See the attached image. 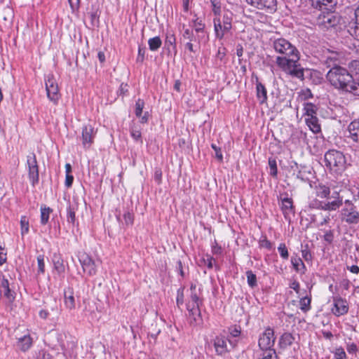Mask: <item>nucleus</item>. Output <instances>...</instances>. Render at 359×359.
I'll use <instances>...</instances> for the list:
<instances>
[{
	"label": "nucleus",
	"instance_id": "48",
	"mask_svg": "<svg viewBox=\"0 0 359 359\" xmlns=\"http://www.w3.org/2000/svg\"><path fill=\"white\" fill-rule=\"evenodd\" d=\"M37 264H38V272L41 273H43L45 271V263H44V256L39 255L37 257Z\"/></svg>",
	"mask_w": 359,
	"mask_h": 359
},
{
	"label": "nucleus",
	"instance_id": "43",
	"mask_svg": "<svg viewBox=\"0 0 359 359\" xmlns=\"http://www.w3.org/2000/svg\"><path fill=\"white\" fill-rule=\"evenodd\" d=\"M278 251L280 255V257L283 259H287L289 257V252L287 248L284 243H281L279 244L278 247Z\"/></svg>",
	"mask_w": 359,
	"mask_h": 359
},
{
	"label": "nucleus",
	"instance_id": "50",
	"mask_svg": "<svg viewBox=\"0 0 359 359\" xmlns=\"http://www.w3.org/2000/svg\"><path fill=\"white\" fill-rule=\"evenodd\" d=\"M348 67L353 73H354L355 74H359V60H355L351 61L349 63Z\"/></svg>",
	"mask_w": 359,
	"mask_h": 359
},
{
	"label": "nucleus",
	"instance_id": "15",
	"mask_svg": "<svg viewBox=\"0 0 359 359\" xmlns=\"http://www.w3.org/2000/svg\"><path fill=\"white\" fill-rule=\"evenodd\" d=\"M227 341L231 342L230 340H227L224 336L218 335L212 339L213 346L215 350V353L219 355H223L229 352L227 346Z\"/></svg>",
	"mask_w": 359,
	"mask_h": 359
},
{
	"label": "nucleus",
	"instance_id": "28",
	"mask_svg": "<svg viewBox=\"0 0 359 359\" xmlns=\"http://www.w3.org/2000/svg\"><path fill=\"white\" fill-rule=\"evenodd\" d=\"M40 211V222L42 225H46L48 222L50 215L53 212V210L50 208L46 207L45 205H43L41 206Z\"/></svg>",
	"mask_w": 359,
	"mask_h": 359
},
{
	"label": "nucleus",
	"instance_id": "31",
	"mask_svg": "<svg viewBox=\"0 0 359 359\" xmlns=\"http://www.w3.org/2000/svg\"><path fill=\"white\" fill-rule=\"evenodd\" d=\"M291 263L292 264L294 269L297 272L302 271V273H304V269H306V267H305V265H304L303 261L302 260V259L300 257H298L297 256L292 257H291Z\"/></svg>",
	"mask_w": 359,
	"mask_h": 359
},
{
	"label": "nucleus",
	"instance_id": "30",
	"mask_svg": "<svg viewBox=\"0 0 359 359\" xmlns=\"http://www.w3.org/2000/svg\"><path fill=\"white\" fill-rule=\"evenodd\" d=\"M194 17L195 18L192 20L191 26L196 34H203L204 32L205 24L196 15H195Z\"/></svg>",
	"mask_w": 359,
	"mask_h": 359
},
{
	"label": "nucleus",
	"instance_id": "62",
	"mask_svg": "<svg viewBox=\"0 0 359 359\" xmlns=\"http://www.w3.org/2000/svg\"><path fill=\"white\" fill-rule=\"evenodd\" d=\"M203 262L208 269H212L213 267L215 259L212 257L208 255L206 259H203Z\"/></svg>",
	"mask_w": 359,
	"mask_h": 359
},
{
	"label": "nucleus",
	"instance_id": "17",
	"mask_svg": "<svg viewBox=\"0 0 359 359\" xmlns=\"http://www.w3.org/2000/svg\"><path fill=\"white\" fill-rule=\"evenodd\" d=\"M332 198L334 199L332 201L324 203L323 210L333 211L338 209L343 204V199L340 197L339 192L334 191L332 195Z\"/></svg>",
	"mask_w": 359,
	"mask_h": 359
},
{
	"label": "nucleus",
	"instance_id": "21",
	"mask_svg": "<svg viewBox=\"0 0 359 359\" xmlns=\"http://www.w3.org/2000/svg\"><path fill=\"white\" fill-rule=\"evenodd\" d=\"M33 339L29 334L18 338L17 347L23 352L28 351L32 346Z\"/></svg>",
	"mask_w": 359,
	"mask_h": 359
},
{
	"label": "nucleus",
	"instance_id": "4",
	"mask_svg": "<svg viewBox=\"0 0 359 359\" xmlns=\"http://www.w3.org/2000/svg\"><path fill=\"white\" fill-rule=\"evenodd\" d=\"M325 166L332 174L341 175L347 168V161L344 154L338 150H328L324 155Z\"/></svg>",
	"mask_w": 359,
	"mask_h": 359
},
{
	"label": "nucleus",
	"instance_id": "27",
	"mask_svg": "<svg viewBox=\"0 0 359 359\" xmlns=\"http://www.w3.org/2000/svg\"><path fill=\"white\" fill-rule=\"evenodd\" d=\"M316 194L320 198H328L330 194V189L329 187L320 184L316 187Z\"/></svg>",
	"mask_w": 359,
	"mask_h": 359
},
{
	"label": "nucleus",
	"instance_id": "25",
	"mask_svg": "<svg viewBox=\"0 0 359 359\" xmlns=\"http://www.w3.org/2000/svg\"><path fill=\"white\" fill-rule=\"evenodd\" d=\"M294 341V337L293 335L289 332H285L283 333L278 341V345L279 346L285 349L287 347L291 346Z\"/></svg>",
	"mask_w": 359,
	"mask_h": 359
},
{
	"label": "nucleus",
	"instance_id": "59",
	"mask_svg": "<svg viewBox=\"0 0 359 359\" xmlns=\"http://www.w3.org/2000/svg\"><path fill=\"white\" fill-rule=\"evenodd\" d=\"M346 350L351 354L355 353L358 351L357 345L355 343H348L346 346Z\"/></svg>",
	"mask_w": 359,
	"mask_h": 359
},
{
	"label": "nucleus",
	"instance_id": "56",
	"mask_svg": "<svg viewBox=\"0 0 359 359\" xmlns=\"http://www.w3.org/2000/svg\"><path fill=\"white\" fill-rule=\"evenodd\" d=\"M293 175H295V177L300 180L302 182H306L309 181V177L306 176L305 172L302 170H298L297 173L296 174L294 172Z\"/></svg>",
	"mask_w": 359,
	"mask_h": 359
},
{
	"label": "nucleus",
	"instance_id": "6",
	"mask_svg": "<svg viewBox=\"0 0 359 359\" xmlns=\"http://www.w3.org/2000/svg\"><path fill=\"white\" fill-rule=\"evenodd\" d=\"M340 218L342 222L349 225H355L359 223V211L351 201H345L340 212Z\"/></svg>",
	"mask_w": 359,
	"mask_h": 359
},
{
	"label": "nucleus",
	"instance_id": "52",
	"mask_svg": "<svg viewBox=\"0 0 359 359\" xmlns=\"http://www.w3.org/2000/svg\"><path fill=\"white\" fill-rule=\"evenodd\" d=\"M211 147L215 151V157L222 162L223 161V155L221 151V149L218 147L216 144H212Z\"/></svg>",
	"mask_w": 359,
	"mask_h": 359
},
{
	"label": "nucleus",
	"instance_id": "18",
	"mask_svg": "<svg viewBox=\"0 0 359 359\" xmlns=\"http://www.w3.org/2000/svg\"><path fill=\"white\" fill-rule=\"evenodd\" d=\"M348 311V307L345 300L341 298L334 299V307L332 309V311L335 316H340L344 315Z\"/></svg>",
	"mask_w": 359,
	"mask_h": 359
},
{
	"label": "nucleus",
	"instance_id": "37",
	"mask_svg": "<svg viewBox=\"0 0 359 359\" xmlns=\"http://www.w3.org/2000/svg\"><path fill=\"white\" fill-rule=\"evenodd\" d=\"M311 298L310 297L306 296L302 297L299 300L300 309L303 312H307L311 309Z\"/></svg>",
	"mask_w": 359,
	"mask_h": 359
},
{
	"label": "nucleus",
	"instance_id": "14",
	"mask_svg": "<svg viewBox=\"0 0 359 359\" xmlns=\"http://www.w3.org/2000/svg\"><path fill=\"white\" fill-rule=\"evenodd\" d=\"M313 8L325 11H334L337 0H309Z\"/></svg>",
	"mask_w": 359,
	"mask_h": 359
},
{
	"label": "nucleus",
	"instance_id": "5",
	"mask_svg": "<svg viewBox=\"0 0 359 359\" xmlns=\"http://www.w3.org/2000/svg\"><path fill=\"white\" fill-rule=\"evenodd\" d=\"M233 19V13L229 10L224 11L222 15L214 18V32L217 39H223L224 35L231 31Z\"/></svg>",
	"mask_w": 359,
	"mask_h": 359
},
{
	"label": "nucleus",
	"instance_id": "53",
	"mask_svg": "<svg viewBox=\"0 0 359 359\" xmlns=\"http://www.w3.org/2000/svg\"><path fill=\"white\" fill-rule=\"evenodd\" d=\"M349 93L359 97V81L352 83L351 87L349 88Z\"/></svg>",
	"mask_w": 359,
	"mask_h": 359
},
{
	"label": "nucleus",
	"instance_id": "35",
	"mask_svg": "<svg viewBox=\"0 0 359 359\" xmlns=\"http://www.w3.org/2000/svg\"><path fill=\"white\" fill-rule=\"evenodd\" d=\"M182 37L184 40H188L189 41H198L199 43L200 38L201 36L200 35H198V36H195L193 30H191L189 28H186L184 29V32L182 33Z\"/></svg>",
	"mask_w": 359,
	"mask_h": 359
},
{
	"label": "nucleus",
	"instance_id": "8",
	"mask_svg": "<svg viewBox=\"0 0 359 359\" xmlns=\"http://www.w3.org/2000/svg\"><path fill=\"white\" fill-rule=\"evenodd\" d=\"M47 97L54 104H57L60 97L57 83L53 74L47 75L45 79Z\"/></svg>",
	"mask_w": 359,
	"mask_h": 359
},
{
	"label": "nucleus",
	"instance_id": "38",
	"mask_svg": "<svg viewBox=\"0 0 359 359\" xmlns=\"http://www.w3.org/2000/svg\"><path fill=\"white\" fill-rule=\"evenodd\" d=\"M269 166L270 169L269 174L274 178H277L278 176V168L276 160L274 158H269Z\"/></svg>",
	"mask_w": 359,
	"mask_h": 359
},
{
	"label": "nucleus",
	"instance_id": "23",
	"mask_svg": "<svg viewBox=\"0 0 359 359\" xmlns=\"http://www.w3.org/2000/svg\"><path fill=\"white\" fill-rule=\"evenodd\" d=\"M305 123L309 127V130L313 133L317 134L321 131V126L319 123V119L316 116L305 118Z\"/></svg>",
	"mask_w": 359,
	"mask_h": 359
},
{
	"label": "nucleus",
	"instance_id": "47",
	"mask_svg": "<svg viewBox=\"0 0 359 359\" xmlns=\"http://www.w3.org/2000/svg\"><path fill=\"white\" fill-rule=\"evenodd\" d=\"M184 288L183 287L179 288L177 292V299H176L177 305L178 307H180V306H182L184 304Z\"/></svg>",
	"mask_w": 359,
	"mask_h": 359
},
{
	"label": "nucleus",
	"instance_id": "11",
	"mask_svg": "<svg viewBox=\"0 0 359 359\" xmlns=\"http://www.w3.org/2000/svg\"><path fill=\"white\" fill-rule=\"evenodd\" d=\"M97 130L90 124L83 126L81 140L85 149H88L94 142Z\"/></svg>",
	"mask_w": 359,
	"mask_h": 359
},
{
	"label": "nucleus",
	"instance_id": "9",
	"mask_svg": "<svg viewBox=\"0 0 359 359\" xmlns=\"http://www.w3.org/2000/svg\"><path fill=\"white\" fill-rule=\"evenodd\" d=\"M276 337L274 336V331L271 327H267L260 334L258 345L261 350H272L274 346Z\"/></svg>",
	"mask_w": 359,
	"mask_h": 359
},
{
	"label": "nucleus",
	"instance_id": "42",
	"mask_svg": "<svg viewBox=\"0 0 359 359\" xmlns=\"http://www.w3.org/2000/svg\"><path fill=\"white\" fill-rule=\"evenodd\" d=\"M259 245L262 248H266L269 250L273 248L272 243L267 239L266 236H262L259 241Z\"/></svg>",
	"mask_w": 359,
	"mask_h": 359
},
{
	"label": "nucleus",
	"instance_id": "39",
	"mask_svg": "<svg viewBox=\"0 0 359 359\" xmlns=\"http://www.w3.org/2000/svg\"><path fill=\"white\" fill-rule=\"evenodd\" d=\"M165 43L166 46H171L174 49H176V38L172 32H167Z\"/></svg>",
	"mask_w": 359,
	"mask_h": 359
},
{
	"label": "nucleus",
	"instance_id": "3",
	"mask_svg": "<svg viewBox=\"0 0 359 359\" xmlns=\"http://www.w3.org/2000/svg\"><path fill=\"white\" fill-rule=\"evenodd\" d=\"M202 292L195 284L191 283L190 288L187 290V299L186 307L189 316L192 318L194 322L201 318L200 307L203 304Z\"/></svg>",
	"mask_w": 359,
	"mask_h": 359
},
{
	"label": "nucleus",
	"instance_id": "24",
	"mask_svg": "<svg viewBox=\"0 0 359 359\" xmlns=\"http://www.w3.org/2000/svg\"><path fill=\"white\" fill-rule=\"evenodd\" d=\"M1 287L2 289L1 291L4 292V297H6L10 302H13L15 299L14 292L11 290L8 280L5 277H3L1 280Z\"/></svg>",
	"mask_w": 359,
	"mask_h": 359
},
{
	"label": "nucleus",
	"instance_id": "63",
	"mask_svg": "<svg viewBox=\"0 0 359 359\" xmlns=\"http://www.w3.org/2000/svg\"><path fill=\"white\" fill-rule=\"evenodd\" d=\"M73 181H74L73 175H72L71 174L66 175L65 184L67 188H69L72 187V185L73 184Z\"/></svg>",
	"mask_w": 359,
	"mask_h": 359
},
{
	"label": "nucleus",
	"instance_id": "51",
	"mask_svg": "<svg viewBox=\"0 0 359 359\" xmlns=\"http://www.w3.org/2000/svg\"><path fill=\"white\" fill-rule=\"evenodd\" d=\"M229 334L233 337H238L241 334V327L236 325L229 327Z\"/></svg>",
	"mask_w": 359,
	"mask_h": 359
},
{
	"label": "nucleus",
	"instance_id": "10",
	"mask_svg": "<svg viewBox=\"0 0 359 359\" xmlns=\"http://www.w3.org/2000/svg\"><path fill=\"white\" fill-rule=\"evenodd\" d=\"M327 13L319 15L317 18V25L322 29L333 27L339 23V18L334 11H326Z\"/></svg>",
	"mask_w": 359,
	"mask_h": 359
},
{
	"label": "nucleus",
	"instance_id": "7",
	"mask_svg": "<svg viewBox=\"0 0 359 359\" xmlns=\"http://www.w3.org/2000/svg\"><path fill=\"white\" fill-rule=\"evenodd\" d=\"M27 169L28 177L32 187H35L39 181V165L34 153L32 152L27 156Z\"/></svg>",
	"mask_w": 359,
	"mask_h": 359
},
{
	"label": "nucleus",
	"instance_id": "54",
	"mask_svg": "<svg viewBox=\"0 0 359 359\" xmlns=\"http://www.w3.org/2000/svg\"><path fill=\"white\" fill-rule=\"evenodd\" d=\"M335 359H344L346 357V354L343 348L340 347L336 349L334 352Z\"/></svg>",
	"mask_w": 359,
	"mask_h": 359
},
{
	"label": "nucleus",
	"instance_id": "58",
	"mask_svg": "<svg viewBox=\"0 0 359 359\" xmlns=\"http://www.w3.org/2000/svg\"><path fill=\"white\" fill-rule=\"evenodd\" d=\"M70 7L73 12L79 10L80 7V0H68Z\"/></svg>",
	"mask_w": 359,
	"mask_h": 359
},
{
	"label": "nucleus",
	"instance_id": "34",
	"mask_svg": "<svg viewBox=\"0 0 359 359\" xmlns=\"http://www.w3.org/2000/svg\"><path fill=\"white\" fill-rule=\"evenodd\" d=\"M29 231V219L27 216L23 215L20 218V233L23 237L27 235Z\"/></svg>",
	"mask_w": 359,
	"mask_h": 359
},
{
	"label": "nucleus",
	"instance_id": "61",
	"mask_svg": "<svg viewBox=\"0 0 359 359\" xmlns=\"http://www.w3.org/2000/svg\"><path fill=\"white\" fill-rule=\"evenodd\" d=\"M154 178L155 181L160 184L162 180V171L161 169H156L154 172Z\"/></svg>",
	"mask_w": 359,
	"mask_h": 359
},
{
	"label": "nucleus",
	"instance_id": "29",
	"mask_svg": "<svg viewBox=\"0 0 359 359\" xmlns=\"http://www.w3.org/2000/svg\"><path fill=\"white\" fill-rule=\"evenodd\" d=\"M53 262L54 268L57 272L59 274L63 273L65 272V268L62 257L60 255L55 254L53 257Z\"/></svg>",
	"mask_w": 359,
	"mask_h": 359
},
{
	"label": "nucleus",
	"instance_id": "36",
	"mask_svg": "<svg viewBox=\"0 0 359 359\" xmlns=\"http://www.w3.org/2000/svg\"><path fill=\"white\" fill-rule=\"evenodd\" d=\"M148 45L150 50L156 51L162 45V41L159 36H155L148 40Z\"/></svg>",
	"mask_w": 359,
	"mask_h": 359
},
{
	"label": "nucleus",
	"instance_id": "2",
	"mask_svg": "<svg viewBox=\"0 0 359 359\" xmlns=\"http://www.w3.org/2000/svg\"><path fill=\"white\" fill-rule=\"evenodd\" d=\"M335 61V57L331 56L327 57L325 60L328 67H330L332 63L334 65L327 72V79L336 88L349 92V88L353 83L352 75L345 68L338 66Z\"/></svg>",
	"mask_w": 359,
	"mask_h": 359
},
{
	"label": "nucleus",
	"instance_id": "60",
	"mask_svg": "<svg viewBox=\"0 0 359 359\" xmlns=\"http://www.w3.org/2000/svg\"><path fill=\"white\" fill-rule=\"evenodd\" d=\"M212 12L215 15V17L221 15V7L218 6L215 1H212Z\"/></svg>",
	"mask_w": 359,
	"mask_h": 359
},
{
	"label": "nucleus",
	"instance_id": "20",
	"mask_svg": "<svg viewBox=\"0 0 359 359\" xmlns=\"http://www.w3.org/2000/svg\"><path fill=\"white\" fill-rule=\"evenodd\" d=\"M256 95L260 104L267 102V90L266 87L256 78Z\"/></svg>",
	"mask_w": 359,
	"mask_h": 359
},
{
	"label": "nucleus",
	"instance_id": "22",
	"mask_svg": "<svg viewBox=\"0 0 359 359\" xmlns=\"http://www.w3.org/2000/svg\"><path fill=\"white\" fill-rule=\"evenodd\" d=\"M281 210L285 217L287 215L294 213L293 201L291 198L285 197L281 199Z\"/></svg>",
	"mask_w": 359,
	"mask_h": 359
},
{
	"label": "nucleus",
	"instance_id": "44",
	"mask_svg": "<svg viewBox=\"0 0 359 359\" xmlns=\"http://www.w3.org/2000/svg\"><path fill=\"white\" fill-rule=\"evenodd\" d=\"M144 107V102L142 99H138L135 103V115L137 117H140L142 114V110Z\"/></svg>",
	"mask_w": 359,
	"mask_h": 359
},
{
	"label": "nucleus",
	"instance_id": "33",
	"mask_svg": "<svg viewBox=\"0 0 359 359\" xmlns=\"http://www.w3.org/2000/svg\"><path fill=\"white\" fill-rule=\"evenodd\" d=\"M130 135L136 142L142 143L141 128L138 126L133 125L130 130Z\"/></svg>",
	"mask_w": 359,
	"mask_h": 359
},
{
	"label": "nucleus",
	"instance_id": "55",
	"mask_svg": "<svg viewBox=\"0 0 359 359\" xmlns=\"http://www.w3.org/2000/svg\"><path fill=\"white\" fill-rule=\"evenodd\" d=\"M323 205H324V203H323L321 201L316 199L309 203V207L310 208H316V209L323 210Z\"/></svg>",
	"mask_w": 359,
	"mask_h": 359
},
{
	"label": "nucleus",
	"instance_id": "12",
	"mask_svg": "<svg viewBox=\"0 0 359 359\" xmlns=\"http://www.w3.org/2000/svg\"><path fill=\"white\" fill-rule=\"evenodd\" d=\"M79 260L85 273L90 276L96 274V263L88 254L86 252H80L79 255Z\"/></svg>",
	"mask_w": 359,
	"mask_h": 359
},
{
	"label": "nucleus",
	"instance_id": "64",
	"mask_svg": "<svg viewBox=\"0 0 359 359\" xmlns=\"http://www.w3.org/2000/svg\"><path fill=\"white\" fill-rule=\"evenodd\" d=\"M226 55V48L224 47H220L218 49L217 53V57L219 58L220 60H222L224 57Z\"/></svg>",
	"mask_w": 359,
	"mask_h": 359
},
{
	"label": "nucleus",
	"instance_id": "1",
	"mask_svg": "<svg viewBox=\"0 0 359 359\" xmlns=\"http://www.w3.org/2000/svg\"><path fill=\"white\" fill-rule=\"evenodd\" d=\"M274 50L280 55L276 60L278 67L292 78L303 80L304 69L299 62L300 53L298 49L288 40L278 38L273 41Z\"/></svg>",
	"mask_w": 359,
	"mask_h": 359
},
{
	"label": "nucleus",
	"instance_id": "16",
	"mask_svg": "<svg viewBox=\"0 0 359 359\" xmlns=\"http://www.w3.org/2000/svg\"><path fill=\"white\" fill-rule=\"evenodd\" d=\"M348 137L359 146V118L352 121L348 126Z\"/></svg>",
	"mask_w": 359,
	"mask_h": 359
},
{
	"label": "nucleus",
	"instance_id": "45",
	"mask_svg": "<svg viewBox=\"0 0 359 359\" xmlns=\"http://www.w3.org/2000/svg\"><path fill=\"white\" fill-rule=\"evenodd\" d=\"M259 359H277L276 351L274 349L263 351L262 357Z\"/></svg>",
	"mask_w": 359,
	"mask_h": 359
},
{
	"label": "nucleus",
	"instance_id": "32",
	"mask_svg": "<svg viewBox=\"0 0 359 359\" xmlns=\"http://www.w3.org/2000/svg\"><path fill=\"white\" fill-rule=\"evenodd\" d=\"M14 16V13L13 9L9 6H6L3 8L2 11L0 13V18L3 19L4 21L11 22Z\"/></svg>",
	"mask_w": 359,
	"mask_h": 359
},
{
	"label": "nucleus",
	"instance_id": "49",
	"mask_svg": "<svg viewBox=\"0 0 359 359\" xmlns=\"http://www.w3.org/2000/svg\"><path fill=\"white\" fill-rule=\"evenodd\" d=\"M123 219L126 225L129 226L133 224L134 216L130 212L127 211L123 214Z\"/></svg>",
	"mask_w": 359,
	"mask_h": 359
},
{
	"label": "nucleus",
	"instance_id": "46",
	"mask_svg": "<svg viewBox=\"0 0 359 359\" xmlns=\"http://www.w3.org/2000/svg\"><path fill=\"white\" fill-rule=\"evenodd\" d=\"M67 222L69 223L74 224L76 220L75 211L73 208L69 206L67 210Z\"/></svg>",
	"mask_w": 359,
	"mask_h": 359
},
{
	"label": "nucleus",
	"instance_id": "40",
	"mask_svg": "<svg viewBox=\"0 0 359 359\" xmlns=\"http://www.w3.org/2000/svg\"><path fill=\"white\" fill-rule=\"evenodd\" d=\"M247 281L248 285L253 288L257 285V277L256 275L252 273V271H248L246 272Z\"/></svg>",
	"mask_w": 359,
	"mask_h": 359
},
{
	"label": "nucleus",
	"instance_id": "13",
	"mask_svg": "<svg viewBox=\"0 0 359 359\" xmlns=\"http://www.w3.org/2000/svg\"><path fill=\"white\" fill-rule=\"evenodd\" d=\"M250 6L257 9H267L275 11L277 8V0H246Z\"/></svg>",
	"mask_w": 359,
	"mask_h": 359
},
{
	"label": "nucleus",
	"instance_id": "26",
	"mask_svg": "<svg viewBox=\"0 0 359 359\" xmlns=\"http://www.w3.org/2000/svg\"><path fill=\"white\" fill-rule=\"evenodd\" d=\"M318 107L311 102H304L303 104V116L305 118L316 116Z\"/></svg>",
	"mask_w": 359,
	"mask_h": 359
},
{
	"label": "nucleus",
	"instance_id": "41",
	"mask_svg": "<svg viewBox=\"0 0 359 359\" xmlns=\"http://www.w3.org/2000/svg\"><path fill=\"white\" fill-rule=\"evenodd\" d=\"M350 34L356 40L359 41V21H355L354 26L351 27L348 30Z\"/></svg>",
	"mask_w": 359,
	"mask_h": 359
},
{
	"label": "nucleus",
	"instance_id": "19",
	"mask_svg": "<svg viewBox=\"0 0 359 359\" xmlns=\"http://www.w3.org/2000/svg\"><path fill=\"white\" fill-rule=\"evenodd\" d=\"M64 302L65 307L70 311L76 308L75 297L74 296V291L72 288L68 287L65 290Z\"/></svg>",
	"mask_w": 359,
	"mask_h": 359
},
{
	"label": "nucleus",
	"instance_id": "57",
	"mask_svg": "<svg viewBox=\"0 0 359 359\" xmlns=\"http://www.w3.org/2000/svg\"><path fill=\"white\" fill-rule=\"evenodd\" d=\"M323 238L326 242H327L328 243H331L333 241L334 238L333 231L332 230L325 231Z\"/></svg>",
	"mask_w": 359,
	"mask_h": 359
}]
</instances>
